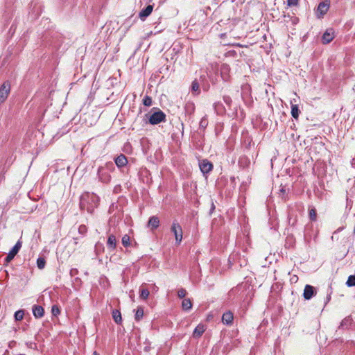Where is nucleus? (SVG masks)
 Listing matches in <instances>:
<instances>
[{
	"label": "nucleus",
	"instance_id": "nucleus-1",
	"mask_svg": "<svg viewBox=\"0 0 355 355\" xmlns=\"http://www.w3.org/2000/svg\"><path fill=\"white\" fill-rule=\"evenodd\" d=\"M99 197L94 193H85L82 195L80 200L81 209L86 210L88 213L92 214L94 209L99 204Z\"/></svg>",
	"mask_w": 355,
	"mask_h": 355
},
{
	"label": "nucleus",
	"instance_id": "nucleus-2",
	"mask_svg": "<svg viewBox=\"0 0 355 355\" xmlns=\"http://www.w3.org/2000/svg\"><path fill=\"white\" fill-rule=\"evenodd\" d=\"M155 111L148 117V122L151 125H157L166 121V114L159 109L153 107Z\"/></svg>",
	"mask_w": 355,
	"mask_h": 355
},
{
	"label": "nucleus",
	"instance_id": "nucleus-3",
	"mask_svg": "<svg viewBox=\"0 0 355 355\" xmlns=\"http://www.w3.org/2000/svg\"><path fill=\"white\" fill-rule=\"evenodd\" d=\"M330 7V1L324 0L320 2L315 10V15L318 19H322L324 15L328 12Z\"/></svg>",
	"mask_w": 355,
	"mask_h": 355
},
{
	"label": "nucleus",
	"instance_id": "nucleus-4",
	"mask_svg": "<svg viewBox=\"0 0 355 355\" xmlns=\"http://www.w3.org/2000/svg\"><path fill=\"white\" fill-rule=\"evenodd\" d=\"M171 231L175 236L176 243L180 244L182 240V229L177 220H173L171 227Z\"/></svg>",
	"mask_w": 355,
	"mask_h": 355
},
{
	"label": "nucleus",
	"instance_id": "nucleus-5",
	"mask_svg": "<svg viewBox=\"0 0 355 355\" xmlns=\"http://www.w3.org/2000/svg\"><path fill=\"white\" fill-rule=\"evenodd\" d=\"M10 83L9 81H5L0 86V104L3 103L8 98L10 92Z\"/></svg>",
	"mask_w": 355,
	"mask_h": 355
},
{
	"label": "nucleus",
	"instance_id": "nucleus-6",
	"mask_svg": "<svg viewBox=\"0 0 355 355\" xmlns=\"http://www.w3.org/2000/svg\"><path fill=\"white\" fill-rule=\"evenodd\" d=\"M22 245V242L19 240L16 244L13 246V248L10 250L8 255L5 258V261L7 263L10 262L16 254L19 252Z\"/></svg>",
	"mask_w": 355,
	"mask_h": 355
},
{
	"label": "nucleus",
	"instance_id": "nucleus-7",
	"mask_svg": "<svg viewBox=\"0 0 355 355\" xmlns=\"http://www.w3.org/2000/svg\"><path fill=\"white\" fill-rule=\"evenodd\" d=\"M97 175L99 181L104 184H107L111 180L110 173L105 171L103 168L99 167L97 171Z\"/></svg>",
	"mask_w": 355,
	"mask_h": 355
},
{
	"label": "nucleus",
	"instance_id": "nucleus-8",
	"mask_svg": "<svg viewBox=\"0 0 355 355\" xmlns=\"http://www.w3.org/2000/svg\"><path fill=\"white\" fill-rule=\"evenodd\" d=\"M199 167L203 175L208 174L213 169V164L207 159L199 162Z\"/></svg>",
	"mask_w": 355,
	"mask_h": 355
},
{
	"label": "nucleus",
	"instance_id": "nucleus-9",
	"mask_svg": "<svg viewBox=\"0 0 355 355\" xmlns=\"http://www.w3.org/2000/svg\"><path fill=\"white\" fill-rule=\"evenodd\" d=\"M316 294L315 288L311 285H306L304 289L303 297L305 300H310Z\"/></svg>",
	"mask_w": 355,
	"mask_h": 355
},
{
	"label": "nucleus",
	"instance_id": "nucleus-10",
	"mask_svg": "<svg viewBox=\"0 0 355 355\" xmlns=\"http://www.w3.org/2000/svg\"><path fill=\"white\" fill-rule=\"evenodd\" d=\"M334 38V31L331 28L327 29L322 37V42L323 44L330 43Z\"/></svg>",
	"mask_w": 355,
	"mask_h": 355
},
{
	"label": "nucleus",
	"instance_id": "nucleus-11",
	"mask_svg": "<svg viewBox=\"0 0 355 355\" xmlns=\"http://www.w3.org/2000/svg\"><path fill=\"white\" fill-rule=\"evenodd\" d=\"M234 320L233 313L230 311H227L223 314L222 322L226 325H231Z\"/></svg>",
	"mask_w": 355,
	"mask_h": 355
},
{
	"label": "nucleus",
	"instance_id": "nucleus-12",
	"mask_svg": "<svg viewBox=\"0 0 355 355\" xmlns=\"http://www.w3.org/2000/svg\"><path fill=\"white\" fill-rule=\"evenodd\" d=\"M153 9V5H148L145 8L142 9L139 14L140 19L144 21L146 18L151 14Z\"/></svg>",
	"mask_w": 355,
	"mask_h": 355
},
{
	"label": "nucleus",
	"instance_id": "nucleus-13",
	"mask_svg": "<svg viewBox=\"0 0 355 355\" xmlns=\"http://www.w3.org/2000/svg\"><path fill=\"white\" fill-rule=\"evenodd\" d=\"M159 225V219L157 216H153L148 219L147 226L152 230H156Z\"/></svg>",
	"mask_w": 355,
	"mask_h": 355
},
{
	"label": "nucleus",
	"instance_id": "nucleus-14",
	"mask_svg": "<svg viewBox=\"0 0 355 355\" xmlns=\"http://www.w3.org/2000/svg\"><path fill=\"white\" fill-rule=\"evenodd\" d=\"M115 164L118 168H121L128 164V159L125 155L121 154L114 159Z\"/></svg>",
	"mask_w": 355,
	"mask_h": 355
},
{
	"label": "nucleus",
	"instance_id": "nucleus-15",
	"mask_svg": "<svg viewBox=\"0 0 355 355\" xmlns=\"http://www.w3.org/2000/svg\"><path fill=\"white\" fill-rule=\"evenodd\" d=\"M116 239L114 234H110L107 241V247L111 251H114L116 248Z\"/></svg>",
	"mask_w": 355,
	"mask_h": 355
},
{
	"label": "nucleus",
	"instance_id": "nucleus-16",
	"mask_svg": "<svg viewBox=\"0 0 355 355\" xmlns=\"http://www.w3.org/2000/svg\"><path fill=\"white\" fill-rule=\"evenodd\" d=\"M33 313L36 318H41L44 316V309L42 306L34 305L33 306Z\"/></svg>",
	"mask_w": 355,
	"mask_h": 355
},
{
	"label": "nucleus",
	"instance_id": "nucleus-17",
	"mask_svg": "<svg viewBox=\"0 0 355 355\" xmlns=\"http://www.w3.org/2000/svg\"><path fill=\"white\" fill-rule=\"evenodd\" d=\"M352 324V318L351 316L345 318L340 322L338 329H348Z\"/></svg>",
	"mask_w": 355,
	"mask_h": 355
},
{
	"label": "nucleus",
	"instance_id": "nucleus-18",
	"mask_svg": "<svg viewBox=\"0 0 355 355\" xmlns=\"http://www.w3.org/2000/svg\"><path fill=\"white\" fill-rule=\"evenodd\" d=\"M205 328L203 324H198L194 329L193 332V337L194 338H200L202 334L205 332Z\"/></svg>",
	"mask_w": 355,
	"mask_h": 355
},
{
	"label": "nucleus",
	"instance_id": "nucleus-19",
	"mask_svg": "<svg viewBox=\"0 0 355 355\" xmlns=\"http://www.w3.org/2000/svg\"><path fill=\"white\" fill-rule=\"evenodd\" d=\"M112 318L114 320V322L119 324L122 322V317L121 313L119 310L118 309H114L112 313Z\"/></svg>",
	"mask_w": 355,
	"mask_h": 355
},
{
	"label": "nucleus",
	"instance_id": "nucleus-20",
	"mask_svg": "<svg viewBox=\"0 0 355 355\" xmlns=\"http://www.w3.org/2000/svg\"><path fill=\"white\" fill-rule=\"evenodd\" d=\"M300 113V110L298 107V105L296 104H293L291 103V115L295 119H297L299 117V114Z\"/></svg>",
	"mask_w": 355,
	"mask_h": 355
},
{
	"label": "nucleus",
	"instance_id": "nucleus-21",
	"mask_svg": "<svg viewBox=\"0 0 355 355\" xmlns=\"http://www.w3.org/2000/svg\"><path fill=\"white\" fill-rule=\"evenodd\" d=\"M182 308L184 311H189L192 308V302L190 299L184 298L182 302Z\"/></svg>",
	"mask_w": 355,
	"mask_h": 355
},
{
	"label": "nucleus",
	"instance_id": "nucleus-22",
	"mask_svg": "<svg viewBox=\"0 0 355 355\" xmlns=\"http://www.w3.org/2000/svg\"><path fill=\"white\" fill-rule=\"evenodd\" d=\"M144 316V308L138 306L135 311V319L136 321H139Z\"/></svg>",
	"mask_w": 355,
	"mask_h": 355
},
{
	"label": "nucleus",
	"instance_id": "nucleus-23",
	"mask_svg": "<svg viewBox=\"0 0 355 355\" xmlns=\"http://www.w3.org/2000/svg\"><path fill=\"white\" fill-rule=\"evenodd\" d=\"M149 291L141 286L139 288V297L143 300H146L149 296Z\"/></svg>",
	"mask_w": 355,
	"mask_h": 355
},
{
	"label": "nucleus",
	"instance_id": "nucleus-24",
	"mask_svg": "<svg viewBox=\"0 0 355 355\" xmlns=\"http://www.w3.org/2000/svg\"><path fill=\"white\" fill-rule=\"evenodd\" d=\"M100 167L103 168L105 171H108L110 173L113 171L114 170V168H115L114 164L112 162H108L105 163V164L104 166H100Z\"/></svg>",
	"mask_w": 355,
	"mask_h": 355
},
{
	"label": "nucleus",
	"instance_id": "nucleus-25",
	"mask_svg": "<svg viewBox=\"0 0 355 355\" xmlns=\"http://www.w3.org/2000/svg\"><path fill=\"white\" fill-rule=\"evenodd\" d=\"M24 316V311L21 309L17 311L14 314L15 321H21L23 320Z\"/></svg>",
	"mask_w": 355,
	"mask_h": 355
},
{
	"label": "nucleus",
	"instance_id": "nucleus-26",
	"mask_svg": "<svg viewBox=\"0 0 355 355\" xmlns=\"http://www.w3.org/2000/svg\"><path fill=\"white\" fill-rule=\"evenodd\" d=\"M104 251V245L101 242H97L95 245V252L96 255H99Z\"/></svg>",
	"mask_w": 355,
	"mask_h": 355
},
{
	"label": "nucleus",
	"instance_id": "nucleus-27",
	"mask_svg": "<svg viewBox=\"0 0 355 355\" xmlns=\"http://www.w3.org/2000/svg\"><path fill=\"white\" fill-rule=\"evenodd\" d=\"M46 265V260L44 257H40L37 259V266L39 269L44 268Z\"/></svg>",
	"mask_w": 355,
	"mask_h": 355
},
{
	"label": "nucleus",
	"instance_id": "nucleus-28",
	"mask_svg": "<svg viewBox=\"0 0 355 355\" xmlns=\"http://www.w3.org/2000/svg\"><path fill=\"white\" fill-rule=\"evenodd\" d=\"M309 218L312 221L316 220L317 218V213L315 208L310 209L309 211Z\"/></svg>",
	"mask_w": 355,
	"mask_h": 355
},
{
	"label": "nucleus",
	"instance_id": "nucleus-29",
	"mask_svg": "<svg viewBox=\"0 0 355 355\" xmlns=\"http://www.w3.org/2000/svg\"><path fill=\"white\" fill-rule=\"evenodd\" d=\"M122 244L124 247H128L130 245V236L128 234H125L122 237L121 240Z\"/></svg>",
	"mask_w": 355,
	"mask_h": 355
},
{
	"label": "nucleus",
	"instance_id": "nucleus-30",
	"mask_svg": "<svg viewBox=\"0 0 355 355\" xmlns=\"http://www.w3.org/2000/svg\"><path fill=\"white\" fill-rule=\"evenodd\" d=\"M346 285L348 287L355 286V275L349 276V277L346 282Z\"/></svg>",
	"mask_w": 355,
	"mask_h": 355
},
{
	"label": "nucleus",
	"instance_id": "nucleus-31",
	"mask_svg": "<svg viewBox=\"0 0 355 355\" xmlns=\"http://www.w3.org/2000/svg\"><path fill=\"white\" fill-rule=\"evenodd\" d=\"M51 313L54 316H58L60 314V309L59 306L54 304L51 307Z\"/></svg>",
	"mask_w": 355,
	"mask_h": 355
},
{
	"label": "nucleus",
	"instance_id": "nucleus-32",
	"mask_svg": "<svg viewBox=\"0 0 355 355\" xmlns=\"http://www.w3.org/2000/svg\"><path fill=\"white\" fill-rule=\"evenodd\" d=\"M199 83L197 80H194L191 83V90L193 92H199L200 89Z\"/></svg>",
	"mask_w": 355,
	"mask_h": 355
},
{
	"label": "nucleus",
	"instance_id": "nucleus-33",
	"mask_svg": "<svg viewBox=\"0 0 355 355\" xmlns=\"http://www.w3.org/2000/svg\"><path fill=\"white\" fill-rule=\"evenodd\" d=\"M143 104L145 106H150L152 105V98L148 96H145L143 98Z\"/></svg>",
	"mask_w": 355,
	"mask_h": 355
},
{
	"label": "nucleus",
	"instance_id": "nucleus-34",
	"mask_svg": "<svg viewBox=\"0 0 355 355\" xmlns=\"http://www.w3.org/2000/svg\"><path fill=\"white\" fill-rule=\"evenodd\" d=\"M223 101L225 102V103L229 107H230L231 105H232V102L231 97L230 96L225 95V96H223Z\"/></svg>",
	"mask_w": 355,
	"mask_h": 355
},
{
	"label": "nucleus",
	"instance_id": "nucleus-35",
	"mask_svg": "<svg viewBox=\"0 0 355 355\" xmlns=\"http://www.w3.org/2000/svg\"><path fill=\"white\" fill-rule=\"evenodd\" d=\"M87 231V227L85 225H81L78 227V233L81 235H85Z\"/></svg>",
	"mask_w": 355,
	"mask_h": 355
},
{
	"label": "nucleus",
	"instance_id": "nucleus-36",
	"mask_svg": "<svg viewBox=\"0 0 355 355\" xmlns=\"http://www.w3.org/2000/svg\"><path fill=\"white\" fill-rule=\"evenodd\" d=\"M187 295V291L182 288L178 291V296L180 298H184Z\"/></svg>",
	"mask_w": 355,
	"mask_h": 355
},
{
	"label": "nucleus",
	"instance_id": "nucleus-37",
	"mask_svg": "<svg viewBox=\"0 0 355 355\" xmlns=\"http://www.w3.org/2000/svg\"><path fill=\"white\" fill-rule=\"evenodd\" d=\"M299 0H287V5L290 7L297 6Z\"/></svg>",
	"mask_w": 355,
	"mask_h": 355
},
{
	"label": "nucleus",
	"instance_id": "nucleus-38",
	"mask_svg": "<svg viewBox=\"0 0 355 355\" xmlns=\"http://www.w3.org/2000/svg\"><path fill=\"white\" fill-rule=\"evenodd\" d=\"M207 124H208V121H207V120L205 118H202V119H201L200 122V126L201 128H206V127H207Z\"/></svg>",
	"mask_w": 355,
	"mask_h": 355
},
{
	"label": "nucleus",
	"instance_id": "nucleus-39",
	"mask_svg": "<svg viewBox=\"0 0 355 355\" xmlns=\"http://www.w3.org/2000/svg\"><path fill=\"white\" fill-rule=\"evenodd\" d=\"M214 109L216 110V111L218 112V110L220 108H223V104L220 102H216L214 104Z\"/></svg>",
	"mask_w": 355,
	"mask_h": 355
},
{
	"label": "nucleus",
	"instance_id": "nucleus-40",
	"mask_svg": "<svg viewBox=\"0 0 355 355\" xmlns=\"http://www.w3.org/2000/svg\"><path fill=\"white\" fill-rule=\"evenodd\" d=\"M78 272V270L76 269V268H72L71 270H70V275L71 276H74L75 275H76Z\"/></svg>",
	"mask_w": 355,
	"mask_h": 355
},
{
	"label": "nucleus",
	"instance_id": "nucleus-41",
	"mask_svg": "<svg viewBox=\"0 0 355 355\" xmlns=\"http://www.w3.org/2000/svg\"><path fill=\"white\" fill-rule=\"evenodd\" d=\"M215 209V205L214 203L211 204V212H212Z\"/></svg>",
	"mask_w": 355,
	"mask_h": 355
},
{
	"label": "nucleus",
	"instance_id": "nucleus-42",
	"mask_svg": "<svg viewBox=\"0 0 355 355\" xmlns=\"http://www.w3.org/2000/svg\"><path fill=\"white\" fill-rule=\"evenodd\" d=\"M280 191H281V192H283V193L285 192V189L284 188H282Z\"/></svg>",
	"mask_w": 355,
	"mask_h": 355
},
{
	"label": "nucleus",
	"instance_id": "nucleus-43",
	"mask_svg": "<svg viewBox=\"0 0 355 355\" xmlns=\"http://www.w3.org/2000/svg\"><path fill=\"white\" fill-rule=\"evenodd\" d=\"M93 355H98V354H97V353H96V352L95 351V352H94Z\"/></svg>",
	"mask_w": 355,
	"mask_h": 355
},
{
	"label": "nucleus",
	"instance_id": "nucleus-44",
	"mask_svg": "<svg viewBox=\"0 0 355 355\" xmlns=\"http://www.w3.org/2000/svg\"><path fill=\"white\" fill-rule=\"evenodd\" d=\"M349 344H350V345H354V342H353V341H351Z\"/></svg>",
	"mask_w": 355,
	"mask_h": 355
}]
</instances>
